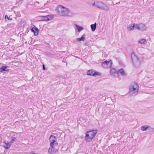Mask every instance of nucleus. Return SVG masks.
<instances>
[{"label":"nucleus","instance_id":"obj_1","mask_svg":"<svg viewBox=\"0 0 154 154\" xmlns=\"http://www.w3.org/2000/svg\"><path fill=\"white\" fill-rule=\"evenodd\" d=\"M55 10L57 14L61 16H71L73 15V13L69 9L61 5L57 6Z\"/></svg>","mask_w":154,"mask_h":154},{"label":"nucleus","instance_id":"obj_2","mask_svg":"<svg viewBox=\"0 0 154 154\" xmlns=\"http://www.w3.org/2000/svg\"><path fill=\"white\" fill-rule=\"evenodd\" d=\"M95 7L101 10L109 11V8L106 4L100 1H96L93 4Z\"/></svg>","mask_w":154,"mask_h":154},{"label":"nucleus","instance_id":"obj_3","mask_svg":"<svg viewBox=\"0 0 154 154\" xmlns=\"http://www.w3.org/2000/svg\"><path fill=\"white\" fill-rule=\"evenodd\" d=\"M97 132V131L96 130L87 132L85 137L86 141L88 142L91 141L94 137Z\"/></svg>","mask_w":154,"mask_h":154},{"label":"nucleus","instance_id":"obj_4","mask_svg":"<svg viewBox=\"0 0 154 154\" xmlns=\"http://www.w3.org/2000/svg\"><path fill=\"white\" fill-rule=\"evenodd\" d=\"M139 87L138 84L135 82H132L129 86V92L132 94H138Z\"/></svg>","mask_w":154,"mask_h":154},{"label":"nucleus","instance_id":"obj_5","mask_svg":"<svg viewBox=\"0 0 154 154\" xmlns=\"http://www.w3.org/2000/svg\"><path fill=\"white\" fill-rule=\"evenodd\" d=\"M131 57L134 65L136 67H139L140 66V63L138 58L134 53L132 54Z\"/></svg>","mask_w":154,"mask_h":154},{"label":"nucleus","instance_id":"obj_6","mask_svg":"<svg viewBox=\"0 0 154 154\" xmlns=\"http://www.w3.org/2000/svg\"><path fill=\"white\" fill-rule=\"evenodd\" d=\"M112 65V61L111 60H110L108 61L105 60L103 63L102 66L105 69L109 68L111 67Z\"/></svg>","mask_w":154,"mask_h":154},{"label":"nucleus","instance_id":"obj_7","mask_svg":"<svg viewBox=\"0 0 154 154\" xmlns=\"http://www.w3.org/2000/svg\"><path fill=\"white\" fill-rule=\"evenodd\" d=\"M135 28L138 30L144 31L146 30V28L145 25L143 23H140L139 24H136L135 26Z\"/></svg>","mask_w":154,"mask_h":154},{"label":"nucleus","instance_id":"obj_8","mask_svg":"<svg viewBox=\"0 0 154 154\" xmlns=\"http://www.w3.org/2000/svg\"><path fill=\"white\" fill-rule=\"evenodd\" d=\"M49 140L51 142L50 146L51 147H53L54 143L56 141V137L55 136L51 135L49 138Z\"/></svg>","mask_w":154,"mask_h":154},{"label":"nucleus","instance_id":"obj_9","mask_svg":"<svg viewBox=\"0 0 154 154\" xmlns=\"http://www.w3.org/2000/svg\"><path fill=\"white\" fill-rule=\"evenodd\" d=\"M31 30L34 33L35 35H37L38 33L39 30L35 26L32 28Z\"/></svg>","mask_w":154,"mask_h":154},{"label":"nucleus","instance_id":"obj_10","mask_svg":"<svg viewBox=\"0 0 154 154\" xmlns=\"http://www.w3.org/2000/svg\"><path fill=\"white\" fill-rule=\"evenodd\" d=\"M87 74L88 75H95L97 74V73L92 70H88L87 72Z\"/></svg>","mask_w":154,"mask_h":154},{"label":"nucleus","instance_id":"obj_11","mask_svg":"<svg viewBox=\"0 0 154 154\" xmlns=\"http://www.w3.org/2000/svg\"><path fill=\"white\" fill-rule=\"evenodd\" d=\"M43 18L44 19H41L40 20H39V21H47L51 19V16L49 15H48L45 16H43Z\"/></svg>","mask_w":154,"mask_h":154},{"label":"nucleus","instance_id":"obj_12","mask_svg":"<svg viewBox=\"0 0 154 154\" xmlns=\"http://www.w3.org/2000/svg\"><path fill=\"white\" fill-rule=\"evenodd\" d=\"M135 24H130L128 25L127 29L128 31H131L134 30V27L135 28Z\"/></svg>","mask_w":154,"mask_h":154},{"label":"nucleus","instance_id":"obj_13","mask_svg":"<svg viewBox=\"0 0 154 154\" xmlns=\"http://www.w3.org/2000/svg\"><path fill=\"white\" fill-rule=\"evenodd\" d=\"M138 43L140 44H146V41L145 39L140 38L138 40Z\"/></svg>","mask_w":154,"mask_h":154},{"label":"nucleus","instance_id":"obj_14","mask_svg":"<svg viewBox=\"0 0 154 154\" xmlns=\"http://www.w3.org/2000/svg\"><path fill=\"white\" fill-rule=\"evenodd\" d=\"M8 71V69H7V66H4L0 68V72H1L4 71L7 72Z\"/></svg>","mask_w":154,"mask_h":154},{"label":"nucleus","instance_id":"obj_15","mask_svg":"<svg viewBox=\"0 0 154 154\" xmlns=\"http://www.w3.org/2000/svg\"><path fill=\"white\" fill-rule=\"evenodd\" d=\"M117 71L115 69L112 68L110 70V73L111 75L114 76L117 73Z\"/></svg>","mask_w":154,"mask_h":154},{"label":"nucleus","instance_id":"obj_16","mask_svg":"<svg viewBox=\"0 0 154 154\" xmlns=\"http://www.w3.org/2000/svg\"><path fill=\"white\" fill-rule=\"evenodd\" d=\"M85 34H83L82 35V36L81 37L79 38H78L77 39V40L78 41H79V42H81V41H84L85 40Z\"/></svg>","mask_w":154,"mask_h":154},{"label":"nucleus","instance_id":"obj_17","mask_svg":"<svg viewBox=\"0 0 154 154\" xmlns=\"http://www.w3.org/2000/svg\"><path fill=\"white\" fill-rule=\"evenodd\" d=\"M48 152L50 154H53L55 152L53 147H51L48 149Z\"/></svg>","mask_w":154,"mask_h":154},{"label":"nucleus","instance_id":"obj_18","mask_svg":"<svg viewBox=\"0 0 154 154\" xmlns=\"http://www.w3.org/2000/svg\"><path fill=\"white\" fill-rule=\"evenodd\" d=\"M75 26L78 32H79L84 29L81 26H79L77 25H75Z\"/></svg>","mask_w":154,"mask_h":154},{"label":"nucleus","instance_id":"obj_19","mask_svg":"<svg viewBox=\"0 0 154 154\" xmlns=\"http://www.w3.org/2000/svg\"><path fill=\"white\" fill-rule=\"evenodd\" d=\"M96 23H95L94 24H91V27L92 31H94L96 29Z\"/></svg>","mask_w":154,"mask_h":154},{"label":"nucleus","instance_id":"obj_20","mask_svg":"<svg viewBox=\"0 0 154 154\" xmlns=\"http://www.w3.org/2000/svg\"><path fill=\"white\" fill-rule=\"evenodd\" d=\"M119 73L121 75H125V72L123 69H121L119 70Z\"/></svg>","mask_w":154,"mask_h":154},{"label":"nucleus","instance_id":"obj_21","mask_svg":"<svg viewBox=\"0 0 154 154\" xmlns=\"http://www.w3.org/2000/svg\"><path fill=\"white\" fill-rule=\"evenodd\" d=\"M148 128L147 125H143L141 127V129L142 131H144L147 130Z\"/></svg>","mask_w":154,"mask_h":154},{"label":"nucleus","instance_id":"obj_22","mask_svg":"<svg viewBox=\"0 0 154 154\" xmlns=\"http://www.w3.org/2000/svg\"><path fill=\"white\" fill-rule=\"evenodd\" d=\"M11 143H5V145H4V146L5 148L6 149H8L10 148L11 145Z\"/></svg>","mask_w":154,"mask_h":154},{"label":"nucleus","instance_id":"obj_23","mask_svg":"<svg viewBox=\"0 0 154 154\" xmlns=\"http://www.w3.org/2000/svg\"><path fill=\"white\" fill-rule=\"evenodd\" d=\"M15 139V137H12L11 138V139L12 140V141L11 142H10V143H13V141L14 140V139Z\"/></svg>","mask_w":154,"mask_h":154},{"label":"nucleus","instance_id":"obj_24","mask_svg":"<svg viewBox=\"0 0 154 154\" xmlns=\"http://www.w3.org/2000/svg\"><path fill=\"white\" fill-rule=\"evenodd\" d=\"M147 127H148L147 130H152L153 129H154V128H152L150 126H147Z\"/></svg>","mask_w":154,"mask_h":154},{"label":"nucleus","instance_id":"obj_25","mask_svg":"<svg viewBox=\"0 0 154 154\" xmlns=\"http://www.w3.org/2000/svg\"><path fill=\"white\" fill-rule=\"evenodd\" d=\"M43 70H45V68L44 65H43Z\"/></svg>","mask_w":154,"mask_h":154},{"label":"nucleus","instance_id":"obj_26","mask_svg":"<svg viewBox=\"0 0 154 154\" xmlns=\"http://www.w3.org/2000/svg\"><path fill=\"white\" fill-rule=\"evenodd\" d=\"M5 18H7V19H8V16H7V15H6V16H5Z\"/></svg>","mask_w":154,"mask_h":154},{"label":"nucleus","instance_id":"obj_27","mask_svg":"<svg viewBox=\"0 0 154 154\" xmlns=\"http://www.w3.org/2000/svg\"><path fill=\"white\" fill-rule=\"evenodd\" d=\"M41 19H44L43 18V16H42L41 17Z\"/></svg>","mask_w":154,"mask_h":154}]
</instances>
